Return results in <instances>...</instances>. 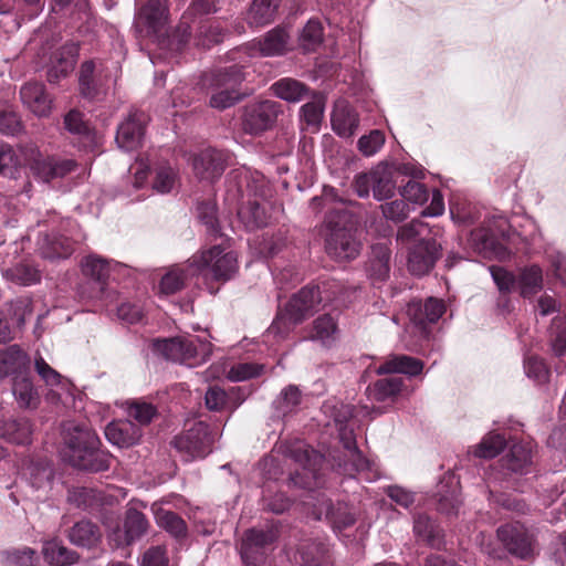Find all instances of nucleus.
<instances>
[{
	"mask_svg": "<svg viewBox=\"0 0 566 566\" xmlns=\"http://www.w3.org/2000/svg\"><path fill=\"white\" fill-rule=\"evenodd\" d=\"M229 187L237 186V193L241 199L247 198L238 209V218L249 231L268 226L270 216L265 200L271 193L264 176L258 171L245 168L232 170L227 178ZM229 188L228 192H231Z\"/></svg>",
	"mask_w": 566,
	"mask_h": 566,
	"instance_id": "f257e3e1",
	"label": "nucleus"
},
{
	"mask_svg": "<svg viewBox=\"0 0 566 566\" xmlns=\"http://www.w3.org/2000/svg\"><path fill=\"white\" fill-rule=\"evenodd\" d=\"M63 441L69 461L74 468L91 472L109 469L111 454L99 449V438L86 424L67 422L63 428Z\"/></svg>",
	"mask_w": 566,
	"mask_h": 566,
	"instance_id": "f03ea898",
	"label": "nucleus"
},
{
	"mask_svg": "<svg viewBox=\"0 0 566 566\" xmlns=\"http://www.w3.org/2000/svg\"><path fill=\"white\" fill-rule=\"evenodd\" d=\"M322 297L317 286H305L294 294L285 305L284 311L280 312L264 335L265 342L271 337L284 339L295 325L302 323L307 316L312 315Z\"/></svg>",
	"mask_w": 566,
	"mask_h": 566,
	"instance_id": "7ed1b4c3",
	"label": "nucleus"
},
{
	"mask_svg": "<svg viewBox=\"0 0 566 566\" xmlns=\"http://www.w3.org/2000/svg\"><path fill=\"white\" fill-rule=\"evenodd\" d=\"M155 349L168 360L188 365L189 367L206 363L211 353L212 345L199 337H174L158 339L154 343Z\"/></svg>",
	"mask_w": 566,
	"mask_h": 566,
	"instance_id": "20e7f679",
	"label": "nucleus"
},
{
	"mask_svg": "<svg viewBox=\"0 0 566 566\" xmlns=\"http://www.w3.org/2000/svg\"><path fill=\"white\" fill-rule=\"evenodd\" d=\"M188 268L191 269L192 274L226 282L235 274L238 258L233 251H226L221 245H214L190 258Z\"/></svg>",
	"mask_w": 566,
	"mask_h": 566,
	"instance_id": "39448f33",
	"label": "nucleus"
},
{
	"mask_svg": "<svg viewBox=\"0 0 566 566\" xmlns=\"http://www.w3.org/2000/svg\"><path fill=\"white\" fill-rule=\"evenodd\" d=\"M345 212H331L326 218L328 233L325 239L326 253L337 261H349L358 256L360 243L352 229L345 226Z\"/></svg>",
	"mask_w": 566,
	"mask_h": 566,
	"instance_id": "423d86ee",
	"label": "nucleus"
},
{
	"mask_svg": "<svg viewBox=\"0 0 566 566\" xmlns=\"http://www.w3.org/2000/svg\"><path fill=\"white\" fill-rule=\"evenodd\" d=\"M282 113V104L276 101L264 99L249 103L242 109V130L251 136H261L275 127Z\"/></svg>",
	"mask_w": 566,
	"mask_h": 566,
	"instance_id": "0eeeda50",
	"label": "nucleus"
},
{
	"mask_svg": "<svg viewBox=\"0 0 566 566\" xmlns=\"http://www.w3.org/2000/svg\"><path fill=\"white\" fill-rule=\"evenodd\" d=\"M243 78L242 67L235 64L214 72L210 84L213 90L210 106L226 109L238 103L241 99L239 85Z\"/></svg>",
	"mask_w": 566,
	"mask_h": 566,
	"instance_id": "6e6552de",
	"label": "nucleus"
},
{
	"mask_svg": "<svg viewBox=\"0 0 566 566\" xmlns=\"http://www.w3.org/2000/svg\"><path fill=\"white\" fill-rule=\"evenodd\" d=\"M284 454L300 464L303 470V473L296 472L294 475H291V481L301 488L311 489L312 482L310 479L316 480L317 468L323 461V455L302 440L286 443Z\"/></svg>",
	"mask_w": 566,
	"mask_h": 566,
	"instance_id": "1a4fd4ad",
	"label": "nucleus"
},
{
	"mask_svg": "<svg viewBox=\"0 0 566 566\" xmlns=\"http://www.w3.org/2000/svg\"><path fill=\"white\" fill-rule=\"evenodd\" d=\"M213 437L209 426L197 421L188 430L174 438L171 444L187 461L205 458L212 451Z\"/></svg>",
	"mask_w": 566,
	"mask_h": 566,
	"instance_id": "9d476101",
	"label": "nucleus"
},
{
	"mask_svg": "<svg viewBox=\"0 0 566 566\" xmlns=\"http://www.w3.org/2000/svg\"><path fill=\"white\" fill-rule=\"evenodd\" d=\"M499 541L513 556L527 560L536 554V539L523 524L507 523L496 530Z\"/></svg>",
	"mask_w": 566,
	"mask_h": 566,
	"instance_id": "9b49d317",
	"label": "nucleus"
},
{
	"mask_svg": "<svg viewBox=\"0 0 566 566\" xmlns=\"http://www.w3.org/2000/svg\"><path fill=\"white\" fill-rule=\"evenodd\" d=\"M277 537V530L273 526L245 531L239 546L243 564L247 566H258L263 563L266 549Z\"/></svg>",
	"mask_w": 566,
	"mask_h": 566,
	"instance_id": "f8f14e48",
	"label": "nucleus"
},
{
	"mask_svg": "<svg viewBox=\"0 0 566 566\" xmlns=\"http://www.w3.org/2000/svg\"><path fill=\"white\" fill-rule=\"evenodd\" d=\"M168 21V6L165 0H148L135 13L134 28L137 33L158 35Z\"/></svg>",
	"mask_w": 566,
	"mask_h": 566,
	"instance_id": "ddd939ff",
	"label": "nucleus"
},
{
	"mask_svg": "<svg viewBox=\"0 0 566 566\" xmlns=\"http://www.w3.org/2000/svg\"><path fill=\"white\" fill-rule=\"evenodd\" d=\"M338 433L339 440L344 449L347 451L346 457L348 458V461L344 463L343 472L349 476H353L355 473H366L364 479L367 481L377 479V473L373 468L374 464L368 459H366L357 448L354 431L340 426Z\"/></svg>",
	"mask_w": 566,
	"mask_h": 566,
	"instance_id": "4468645a",
	"label": "nucleus"
},
{
	"mask_svg": "<svg viewBox=\"0 0 566 566\" xmlns=\"http://www.w3.org/2000/svg\"><path fill=\"white\" fill-rule=\"evenodd\" d=\"M511 224L504 214H492L488 218V227L471 232V242L481 253L495 251L497 239L510 237Z\"/></svg>",
	"mask_w": 566,
	"mask_h": 566,
	"instance_id": "2eb2a0df",
	"label": "nucleus"
},
{
	"mask_svg": "<svg viewBox=\"0 0 566 566\" xmlns=\"http://www.w3.org/2000/svg\"><path fill=\"white\" fill-rule=\"evenodd\" d=\"M81 95L88 101H102L108 92L109 78L102 65L93 61L82 63L78 76Z\"/></svg>",
	"mask_w": 566,
	"mask_h": 566,
	"instance_id": "dca6fc26",
	"label": "nucleus"
},
{
	"mask_svg": "<svg viewBox=\"0 0 566 566\" xmlns=\"http://www.w3.org/2000/svg\"><path fill=\"white\" fill-rule=\"evenodd\" d=\"M441 247L433 239H420L408 248L407 266L412 275L429 273L440 256Z\"/></svg>",
	"mask_w": 566,
	"mask_h": 566,
	"instance_id": "f3484780",
	"label": "nucleus"
},
{
	"mask_svg": "<svg viewBox=\"0 0 566 566\" xmlns=\"http://www.w3.org/2000/svg\"><path fill=\"white\" fill-rule=\"evenodd\" d=\"M229 158V154L223 150L203 149L192 158L193 172L198 179L213 182L224 172Z\"/></svg>",
	"mask_w": 566,
	"mask_h": 566,
	"instance_id": "a211bd4d",
	"label": "nucleus"
},
{
	"mask_svg": "<svg viewBox=\"0 0 566 566\" xmlns=\"http://www.w3.org/2000/svg\"><path fill=\"white\" fill-rule=\"evenodd\" d=\"M148 528V521L140 511L129 509L126 511L123 530L114 528L108 534V541L115 548L129 546L139 539Z\"/></svg>",
	"mask_w": 566,
	"mask_h": 566,
	"instance_id": "6ab92c4d",
	"label": "nucleus"
},
{
	"mask_svg": "<svg viewBox=\"0 0 566 566\" xmlns=\"http://www.w3.org/2000/svg\"><path fill=\"white\" fill-rule=\"evenodd\" d=\"M145 122V114L135 111L118 126L115 139L120 149L132 151L142 145Z\"/></svg>",
	"mask_w": 566,
	"mask_h": 566,
	"instance_id": "aec40b11",
	"label": "nucleus"
},
{
	"mask_svg": "<svg viewBox=\"0 0 566 566\" xmlns=\"http://www.w3.org/2000/svg\"><path fill=\"white\" fill-rule=\"evenodd\" d=\"M33 174L43 182H50L53 179L62 178L75 168L72 159H59L55 157H44L39 151L32 157L30 163Z\"/></svg>",
	"mask_w": 566,
	"mask_h": 566,
	"instance_id": "412c9836",
	"label": "nucleus"
},
{
	"mask_svg": "<svg viewBox=\"0 0 566 566\" xmlns=\"http://www.w3.org/2000/svg\"><path fill=\"white\" fill-rule=\"evenodd\" d=\"M23 105L38 117H46L52 111V98L40 82H28L20 88Z\"/></svg>",
	"mask_w": 566,
	"mask_h": 566,
	"instance_id": "4be33fe9",
	"label": "nucleus"
},
{
	"mask_svg": "<svg viewBox=\"0 0 566 566\" xmlns=\"http://www.w3.org/2000/svg\"><path fill=\"white\" fill-rule=\"evenodd\" d=\"M105 437L113 446L129 448L138 443L142 429L128 419L114 420L106 426Z\"/></svg>",
	"mask_w": 566,
	"mask_h": 566,
	"instance_id": "5701e85b",
	"label": "nucleus"
},
{
	"mask_svg": "<svg viewBox=\"0 0 566 566\" xmlns=\"http://www.w3.org/2000/svg\"><path fill=\"white\" fill-rule=\"evenodd\" d=\"M446 306L441 300L429 297L424 303L412 301L408 304L407 314L410 321L420 327L427 323H437L443 315Z\"/></svg>",
	"mask_w": 566,
	"mask_h": 566,
	"instance_id": "b1692460",
	"label": "nucleus"
},
{
	"mask_svg": "<svg viewBox=\"0 0 566 566\" xmlns=\"http://www.w3.org/2000/svg\"><path fill=\"white\" fill-rule=\"evenodd\" d=\"M73 251V241L59 233H45L39 237L38 252L43 259L51 261L66 259Z\"/></svg>",
	"mask_w": 566,
	"mask_h": 566,
	"instance_id": "393cba45",
	"label": "nucleus"
},
{
	"mask_svg": "<svg viewBox=\"0 0 566 566\" xmlns=\"http://www.w3.org/2000/svg\"><path fill=\"white\" fill-rule=\"evenodd\" d=\"M391 251L387 242H378L371 245L368 268L374 283H382L389 277Z\"/></svg>",
	"mask_w": 566,
	"mask_h": 566,
	"instance_id": "a878e982",
	"label": "nucleus"
},
{
	"mask_svg": "<svg viewBox=\"0 0 566 566\" xmlns=\"http://www.w3.org/2000/svg\"><path fill=\"white\" fill-rule=\"evenodd\" d=\"M438 510L447 515H457L462 504L459 482L453 474H447L438 485Z\"/></svg>",
	"mask_w": 566,
	"mask_h": 566,
	"instance_id": "bb28decb",
	"label": "nucleus"
},
{
	"mask_svg": "<svg viewBox=\"0 0 566 566\" xmlns=\"http://www.w3.org/2000/svg\"><path fill=\"white\" fill-rule=\"evenodd\" d=\"M332 127L336 135L339 137H350L355 134L359 118L355 109L345 101H339L335 104V107L331 116Z\"/></svg>",
	"mask_w": 566,
	"mask_h": 566,
	"instance_id": "cd10ccee",
	"label": "nucleus"
},
{
	"mask_svg": "<svg viewBox=\"0 0 566 566\" xmlns=\"http://www.w3.org/2000/svg\"><path fill=\"white\" fill-rule=\"evenodd\" d=\"M262 56H279L289 51L290 34L284 28L276 27L268 31L262 38L253 41Z\"/></svg>",
	"mask_w": 566,
	"mask_h": 566,
	"instance_id": "c85d7f7f",
	"label": "nucleus"
},
{
	"mask_svg": "<svg viewBox=\"0 0 566 566\" xmlns=\"http://www.w3.org/2000/svg\"><path fill=\"white\" fill-rule=\"evenodd\" d=\"M32 432V423L25 417L7 418L0 421V437L10 443L29 444Z\"/></svg>",
	"mask_w": 566,
	"mask_h": 566,
	"instance_id": "c756f323",
	"label": "nucleus"
},
{
	"mask_svg": "<svg viewBox=\"0 0 566 566\" xmlns=\"http://www.w3.org/2000/svg\"><path fill=\"white\" fill-rule=\"evenodd\" d=\"M338 324L331 314H323L314 319L308 339L324 347H332L338 339Z\"/></svg>",
	"mask_w": 566,
	"mask_h": 566,
	"instance_id": "7c9ffc66",
	"label": "nucleus"
},
{
	"mask_svg": "<svg viewBox=\"0 0 566 566\" xmlns=\"http://www.w3.org/2000/svg\"><path fill=\"white\" fill-rule=\"evenodd\" d=\"M422 369L423 363L420 359L407 355H394L380 365L376 373L378 375L396 373L415 377L420 375Z\"/></svg>",
	"mask_w": 566,
	"mask_h": 566,
	"instance_id": "2f4dec72",
	"label": "nucleus"
},
{
	"mask_svg": "<svg viewBox=\"0 0 566 566\" xmlns=\"http://www.w3.org/2000/svg\"><path fill=\"white\" fill-rule=\"evenodd\" d=\"M532 464V449L527 444L515 443L510 452L501 460V465L507 472L526 474Z\"/></svg>",
	"mask_w": 566,
	"mask_h": 566,
	"instance_id": "473e14b6",
	"label": "nucleus"
},
{
	"mask_svg": "<svg viewBox=\"0 0 566 566\" xmlns=\"http://www.w3.org/2000/svg\"><path fill=\"white\" fill-rule=\"evenodd\" d=\"M78 53V45L69 43L62 46L61 52L55 55V63L48 70V81L57 83L61 77L66 76L74 67Z\"/></svg>",
	"mask_w": 566,
	"mask_h": 566,
	"instance_id": "72a5a7b5",
	"label": "nucleus"
},
{
	"mask_svg": "<svg viewBox=\"0 0 566 566\" xmlns=\"http://www.w3.org/2000/svg\"><path fill=\"white\" fill-rule=\"evenodd\" d=\"M102 538L99 527L87 520L75 523L69 531V539L72 544L80 547H94Z\"/></svg>",
	"mask_w": 566,
	"mask_h": 566,
	"instance_id": "f704fd0d",
	"label": "nucleus"
},
{
	"mask_svg": "<svg viewBox=\"0 0 566 566\" xmlns=\"http://www.w3.org/2000/svg\"><path fill=\"white\" fill-rule=\"evenodd\" d=\"M157 525L177 539H182L188 534L185 520L177 513L163 507L153 506Z\"/></svg>",
	"mask_w": 566,
	"mask_h": 566,
	"instance_id": "c9c22d12",
	"label": "nucleus"
},
{
	"mask_svg": "<svg viewBox=\"0 0 566 566\" xmlns=\"http://www.w3.org/2000/svg\"><path fill=\"white\" fill-rule=\"evenodd\" d=\"M28 363L27 354L17 345L0 350V379L21 373Z\"/></svg>",
	"mask_w": 566,
	"mask_h": 566,
	"instance_id": "e433bc0d",
	"label": "nucleus"
},
{
	"mask_svg": "<svg viewBox=\"0 0 566 566\" xmlns=\"http://www.w3.org/2000/svg\"><path fill=\"white\" fill-rule=\"evenodd\" d=\"M280 1L253 0L247 12V22L252 27H263L273 22Z\"/></svg>",
	"mask_w": 566,
	"mask_h": 566,
	"instance_id": "4c0bfd02",
	"label": "nucleus"
},
{
	"mask_svg": "<svg viewBox=\"0 0 566 566\" xmlns=\"http://www.w3.org/2000/svg\"><path fill=\"white\" fill-rule=\"evenodd\" d=\"M118 265L119 263H113L98 255H88L82 261V271L86 276L101 284L99 290L103 291L111 272Z\"/></svg>",
	"mask_w": 566,
	"mask_h": 566,
	"instance_id": "58836bf2",
	"label": "nucleus"
},
{
	"mask_svg": "<svg viewBox=\"0 0 566 566\" xmlns=\"http://www.w3.org/2000/svg\"><path fill=\"white\" fill-rule=\"evenodd\" d=\"M271 90L276 97L289 103H297L310 93L308 87L304 83L291 77H284L274 82Z\"/></svg>",
	"mask_w": 566,
	"mask_h": 566,
	"instance_id": "ea45409f",
	"label": "nucleus"
},
{
	"mask_svg": "<svg viewBox=\"0 0 566 566\" xmlns=\"http://www.w3.org/2000/svg\"><path fill=\"white\" fill-rule=\"evenodd\" d=\"M42 553L50 566H70L77 562L78 554L52 539L43 544Z\"/></svg>",
	"mask_w": 566,
	"mask_h": 566,
	"instance_id": "a19ab883",
	"label": "nucleus"
},
{
	"mask_svg": "<svg viewBox=\"0 0 566 566\" xmlns=\"http://www.w3.org/2000/svg\"><path fill=\"white\" fill-rule=\"evenodd\" d=\"M12 394L20 408L35 409L40 403L39 392L28 377H14Z\"/></svg>",
	"mask_w": 566,
	"mask_h": 566,
	"instance_id": "79ce46f5",
	"label": "nucleus"
},
{
	"mask_svg": "<svg viewBox=\"0 0 566 566\" xmlns=\"http://www.w3.org/2000/svg\"><path fill=\"white\" fill-rule=\"evenodd\" d=\"M517 287L524 298L537 294L543 289V271L538 265L525 266L517 277Z\"/></svg>",
	"mask_w": 566,
	"mask_h": 566,
	"instance_id": "37998d69",
	"label": "nucleus"
},
{
	"mask_svg": "<svg viewBox=\"0 0 566 566\" xmlns=\"http://www.w3.org/2000/svg\"><path fill=\"white\" fill-rule=\"evenodd\" d=\"M298 554L304 566H323L328 560V546L323 541H304Z\"/></svg>",
	"mask_w": 566,
	"mask_h": 566,
	"instance_id": "c03bdc74",
	"label": "nucleus"
},
{
	"mask_svg": "<svg viewBox=\"0 0 566 566\" xmlns=\"http://www.w3.org/2000/svg\"><path fill=\"white\" fill-rule=\"evenodd\" d=\"M402 385L401 378H382L367 388V395L370 400L382 402L397 396L401 391Z\"/></svg>",
	"mask_w": 566,
	"mask_h": 566,
	"instance_id": "a18cd8bd",
	"label": "nucleus"
},
{
	"mask_svg": "<svg viewBox=\"0 0 566 566\" xmlns=\"http://www.w3.org/2000/svg\"><path fill=\"white\" fill-rule=\"evenodd\" d=\"M67 501L77 509L92 511L101 505L102 495L95 489L76 486L69 490Z\"/></svg>",
	"mask_w": 566,
	"mask_h": 566,
	"instance_id": "49530a36",
	"label": "nucleus"
},
{
	"mask_svg": "<svg viewBox=\"0 0 566 566\" xmlns=\"http://www.w3.org/2000/svg\"><path fill=\"white\" fill-rule=\"evenodd\" d=\"M195 275L191 273V269L188 268V262L184 265H176L163 276L160 291L167 295L175 294L185 286L190 276Z\"/></svg>",
	"mask_w": 566,
	"mask_h": 566,
	"instance_id": "de8ad7c7",
	"label": "nucleus"
},
{
	"mask_svg": "<svg viewBox=\"0 0 566 566\" xmlns=\"http://www.w3.org/2000/svg\"><path fill=\"white\" fill-rule=\"evenodd\" d=\"M324 40L323 25L318 20L310 19L298 36V45L303 52L316 51Z\"/></svg>",
	"mask_w": 566,
	"mask_h": 566,
	"instance_id": "09e8293b",
	"label": "nucleus"
},
{
	"mask_svg": "<svg viewBox=\"0 0 566 566\" xmlns=\"http://www.w3.org/2000/svg\"><path fill=\"white\" fill-rule=\"evenodd\" d=\"M3 275L7 280L23 286L35 284L40 282L41 279L40 271L28 263H21L11 269H7Z\"/></svg>",
	"mask_w": 566,
	"mask_h": 566,
	"instance_id": "8fccbe9b",
	"label": "nucleus"
},
{
	"mask_svg": "<svg viewBox=\"0 0 566 566\" xmlns=\"http://www.w3.org/2000/svg\"><path fill=\"white\" fill-rule=\"evenodd\" d=\"M323 505L325 511L319 510L317 518L321 520L324 514L325 518L332 523L334 530L342 531L355 523L354 515L345 506H338L335 510L331 501L324 502Z\"/></svg>",
	"mask_w": 566,
	"mask_h": 566,
	"instance_id": "3c124183",
	"label": "nucleus"
},
{
	"mask_svg": "<svg viewBox=\"0 0 566 566\" xmlns=\"http://www.w3.org/2000/svg\"><path fill=\"white\" fill-rule=\"evenodd\" d=\"M301 401L302 392L300 388L295 385H289L282 389L280 395L273 401V407L279 415L285 416L295 410Z\"/></svg>",
	"mask_w": 566,
	"mask_h": 566,
	"instance_id": "603ef678",
	"label": "nucleus"
},
{
	"mask_svg": "<svg viewBox=\"0 0 566 566\" xmlns=\"http://www.w3.org/2000/svg\"><path fill=\"white\" fill-rule=\"evenodd\" d=\"M506 440L500 433L490 432L475 447L474 455L483 459L495 458L505 448Z\"/></svg>",
	"mask_w": 566,
	"mask_h": 566,
	"instance_id": "864d4df0",
	"label": "nucleus"
},
{
	"mask_svg": "<svg viewBox=\"0 0 566 566\" xmlns=\"http://www.w3.org/2000/svg\"><path fill=\"white\" fill-rule=\"evenodd\" d=\"M54 476L52 467L46 462H35L28 467V480L35 490L50 486Z\"/></svg>",
	"mask_w": 566,
	"mask_h": 566,
	"instance_id": "5fc2aeb1",
	"label": "nucleus"
},
{
	"mask_svg": "<svg viewBox=\"0 0 566 566\" xmlns=\"http://www.w3.org/2000/svg\"><path fill=\"white\" fill-rule=\"evenodd\" d=\"M396 184L392 176L386 169L374 170L373 196L376 200L382 201L392 197Z\"/></svg>",
	"mask_w": 566,
	"mask_h": 566,
	"instance_id": "6e6d98bb",
	"label": "nucleus"
},
{
	"mask_svg": "<svg viewBox=\"0 0 566 566\" xmlns=\"http://www.w3.org/2000/svg\"><path fill=\"white\" fill-rule=\"evenodd\" d=\"M264 370V365L256 363H238L230 367L227 378L233 382L245 381L260 376Z\"/></svg>",
	"mask_w": 566,
	"mask_h": 566,
	"instance_id": "4d7b16f0",
	"label": "nucleus"
},
{
	"mask_svg": "<svg viewBox=\"0 0 566 566\" xmlns=\"http://www.w3.org/2000/svg\"><path fill=\"white\" fill-rule=\"evenodd\" d=\"M415 534L428 542L430 545H434L436 541L440 537V530L437 524L427 515L419 514L413 521Z\"/></svg>",
	"mask_w": 566,
	"mask_h": 566,
	"instance_id": "13d9d810",
	"label": "nucleus"
},
{
	"mask_svg": "<svg viewBox=\"0 0 566 566\" xmlns=\"http://www.w3.org/2000/svg\"><path fill=\"white\" fill-rule=\"evenodd\" d=\"M36 552L30 547L14 548L3 553V562L8 566H34Z\"/></svg>",
	"mask_w": 566,
	"mask_h": 566,
	"instance_id": "bf43d9fd",
	"label": "nucleus"
},
{
	"mask_svg": "<svg viewBox=\"0 0 566 566\" xmlns=\"http://www.w3.org/2000/svg\"><path fill=\"white\" fill-rule=\"evenodd\" d=\"M197 213L199 220L206 226L209 233L214 237L221 235L217 219V207L213 202H200L197 207Z\"/></svg>",
	"mask_w": 566,
	"mask_h": 566,
	"instance_id": "052dcab7",
	"label": "nucleus"
},
{
	"mask_svg": "<svg viewBox=\"0 0 566 566\" xmlns=\"http://www.w3.org/2000/svg\"><path fill=\"white\" fill-rule=\"evenodd\" d=\"M489 270L501 294H509L517 286V279L511 271L496 265L490 266Z\"/></svg>",
	"mask_w": 566,
	"mask_h": 566,
	"instance_id": "680f3d73",
	"label": "nucleus"
},
{
	"mask_svg": "<svg viewBox=\"0 0 566 566\" xmlns=\"http://www.w3.org/2000/svg\"><path fill=\"white\" fill-rule=\"evenodd\" d=\"M177 184V172L170 166H160L156 169L153 188L159 193L170 192Z\"/></svg>",
	"mask_w": 566,
	"mask_h": 566,
	"instance_id": "e2e57ef3",
	"label": "nucleus"
},
{
	"mask_svg": "<svg viewBox=\"0 0 566 566\" xmlns=\"http://www.w3.org/2000/svg\"><path fill=\"white\" fill-rule=\"evenodd\" d=\"M385 144V135L379 129H374L369 134L361 136L357 142L359 151L366 156H374Z\"/></svg>",
	"mask_w": 566,
	"mask_h": 566,
	"instance_id": "0e129e2a",
	"label": "nucleus"
},
{
	"mask_svg": "<svg viewBox=\"0 0 566 566\" xmlns=\"http://www.w3.org/2000/svg\"><path fill=\"white\" fill-rule=\"evenodd\" d=\"M400 196L403 200H407L415 205H423L429 198V191L423 184L415 180H409L399 190Z\"/></svg>",
	"mask_w": 566,
	"mask_h": 566,
	"instance_id": "69168bd1",
	"label": "nucleus"
},
{
	"mask_svg": "<svg viewBox=\"0 0 566 566\" xmlns=\"http://www.w3.org/2000/svg\"><path fill=\"white\" fill-rule=\"evenodd\" d=\"M324 105L321 99L315 98L304 104L300 109L301 119L312 127H317L323 118Z\"/></svg>",
	"mask_w": 566,
	"mask_h": 566,
	"instance_id": "338daca9",
	"label": "nucleus"
},
{
	"mask_svg": "<svg viewBox=\"0 0 566 566\" xmlns=\"http://www.w3.org/2000/svg\"><path fill=\"white\" fill-rule=\"evenodd\" d=\"M524 371L527 378L536 384H544L548 378V369L544 361L535 356H530L524 360Z\"/></svg>",
	"mask_w": 566,
	"mask_h": 566,
	"instance_id": "774afa93",
	"label": "nucleus"
}]
</instances>
